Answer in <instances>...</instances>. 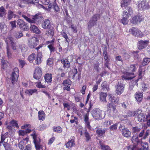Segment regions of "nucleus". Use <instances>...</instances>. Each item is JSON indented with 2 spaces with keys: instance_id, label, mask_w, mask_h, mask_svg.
I'll use <instances>...</instances> for the list:
<instances>
[{
  "instance_id": "45",
  "label": "nucleus",
  "mask_w": 150,
  "mask_h": 150,
  "mask_svg": "<svg viewBox=\"0 0 150 150\" xmlns=\"http://www.w3.org/2000/svg\"><path fill=\"white\" fill-rule=\"evenodd\" d=\"M100 143L101 147V149L103 150H112L110 149L109 146L108 145H105L102 144H101V141H100Z\"/></svg>"
},
{
  "instance_id": "39",
  "label": "nucleus",
  "mask_w": 150,
  "mask_h": 150,
  "mask_svg": "<svg viewBox=\"0 0 150 150\" xmlns=\"http://www.w3.org/2000/svg\"><path fill=\"white\" fill-rule=\"evenodd\" d=\"M37 93L36 89L27 90L25 91V93L29 96H30L34 93Z\"/></svg>"
},
{
  "instance_id": "10",
  "label": "nucleus",
  "mask_w": 150,
  "mask_h": 150,
  "mask_svg": "<svg viewBox=\"0 0 150 150\" xmlns=\"http://www.w3.org/2000/svg\"><path fill=\"white\" fill-rule=\"evenodd\" d=\"M124 86L123 84L118 83L116 86V93L118 95H121L124 91Z\"/></svg>"
},
{
  "instance_id": "29",
  "label": "nucleus",
  "mask_w": 150,
  "mask_h": 150,
  "mask_svg": "<svg viewBox=\"0 0 150 150\" xmlns=\"http://www.w3.org/2000/svg\"><path fill=\"white\" fill-rule=\"evenodd\" d=\"M135 97L137 101L140 102L142 99L143 94L142 93L138 92L135 94Z\"/></svg>"
},
{
  "instance_id": "9",
  "label": "nucleus",
  "mask_w": 150,
  "mask_h": 150,
  "mask_svg": "<svg viewBox=\"0 0 150 150\" xmlns=\"http://www.w3.org/2000/svg\"><path fill=\"white\" fill-rule=\"evenodd\" d=\"M22 16L27 22L30 23H34L38 21V20L39 18L38 15L36 14L35 16H32L31 18H28L24 15H22Z\"/></svg>"
},
{
  "instance_id": "52",
  "label": "nucleus",
  "mask_w": 150,
  "mask_h": 150,
  "mask_svg": "<svg viewBox=\"0 0 150 150\" xmlns=\"http://www.w3.org/2000/svg\"><path fill=\"white\" fill-rule=\"evenodd\" d=\"M50 29L49 30L47 34L48 35H50L51 37H52L54 35V32L53 29L52 28H50Z\"/></svg>"
},
{
  "instance_id": "40",
  "label": "nucleus",
  "mask_w": 150,
  "mask_h": 150,
  "mask_svg": "<svg viewBox=\"0 0 150 150\" xmlns=\"http://www.w3.org/2000/svg\"><path fill=\"white\" fill-rule=\"evenodd\" d=\"M5 41L7 45L11 44L14 42L13 39L11 36L7 37L5 39Z\"/></svg>"
},
{
  "instance_id": "30",
  "label": "nucleus",
  "mask_w": 150,
  "mask_h": 150,
  "mask_svg": "<svg viewBox=\"0 0 150 150\" xmlns=\"http://www.w3.org/2000/svg\"><path fill=\"white\" fill-rule=\"evenodd\" d=\"M30 30L33 32L37 34H40V30L35 25H31L30 27Z\"/></svg>"
},
{
  "instance_id": "55",
  "label": "nucleus",
  "mask_w": 150,
  "mask_h": 150,
  "mask_svg": "<svg viewBox=\"0 0 150 150\" xmlns=\"http://www.w3.org/2000/svg\"><path fill=\"white\" fill-rule=\"evenodd\" d=\"M118 123L115 124L111 126L109 128L110 130H116L117 129V126Z\"/></svg>"
},
{
  "instance_id": "22",
  "label": "nucleus",
  "mask_w": 150,
  "mask_h": 150,
  "mask_svg": "<svg viewBox=\"0 0 150 150\" xmlns=\"http://www.w3.org/2000/svg\"><path fill=\"white\" fill-rule=\"evenodd\" d=\"M8 133H6L4 134H2L1 135V140L0 142V143H4L5 142V144H9V143L8 142V141L6 142H4L5 139L8 137ZM8 140V139H7Z\"/></svg>"
},
{
  "instance_id": "43",
  "label": "nucleus",
  "mask_w": 150,
  "mask_h": 150,
  "mask_svg": "<svg viewBox=\"0 0 150 150\" xmlns=\"http://www.w3.org/2000/svg\"><path fill=\"white\" fill-rule=\"evenodd\" d=\"M132 142L134 144L138 143L139 142L138 136L137 134H135L134 135L132 139Z\"/></svg>"
},
{
  "instance_id": "44",
  "label": "nucleus",
  "mask_w": 150,
  "mask_h": 150,
  "mask_svg": "<svg viewBox=\"0 0 150 150\" xmlns=\"http://www.w3.org/2000/svg\"><path fill=\"white\" fill-rule=\"evenodd\" d=\"M150 62V58L146 57L144 59L143 61L142 62V65L144 66L147 65Z\"/></svg>"
},
{
  "instance_id": "26",
  "label": "nucleus",
  "mask_w": 150,
  "mask_h": 150,
  "mask_svg": "<svg viewBox=\"0 0 150 150\" xmlns=\"http://www.w3.org/2000/svg\"><path fill=\"white\" fill-rule=\"evenodd\" d=\"M38 117L39 120H44L45 117V114L42 110H40L38 112Z\"/></svg>"
},
{
  "instance_id": "61",
  "label": "nucleus",
  "mask_w": 150,
  "mask_h": 150,
  "mask_svg": "<svg viewBox=\"0 0 150 150\" xmlns=\"http://www.w3.org/2000/svg\"><path fill=\"white\" fill-rule=\"evenodd\" d=\"M53 63V59L52 58H49L47 61V64L51 67Z\"/></svg>"
},
{
  "instance_id": "58",
  "label": "nucleus",
  "mask_w": 150,
  "mask_h": 150,
  "mask_svg": "<svg viewBox=\"0 0 150 150\" xmlns=\"http://www.w3.org/2000/svg\"><path fill=\"white\" fill-rule=\"evenodd\" d=\"M14 15L13 13L11 11H9L8 14V18L9 20L11 19Z\"/></svg>"
},
{
  "instance_id": "38",
  "label": "nucleus",
  "mask_w": 150,
  "mask_h": 150,
  "mask_svg": "<svg viewBox=\"0 0 150 150\" xmlns=\"http://www.w3.org/2000/svg\"><path fill=\"white\" fill-rule=\"evenodd\" d=\"M139 30L135 28H132L129 30V33L132 34L134 36H136Z\"/></svg>"
},
{
  "instance_id": "60",
  "label": "nucleus",
  "mask_w": 150,
  "mask_h": 150,
  "mask_svg": "<svg viewBox=\"0 0 150 150\" xmlns=\"http://www.w3.org/2000/svg\"><path fill=\"white\" fill-rule=\"evenodd\" d=\"M30 124H25L21 127V129H25V130L28 128H30Z\"/></svg>"
},
{
  "instance_id": "63",
  "label": "nucleus",
  "mask_w": 150,
  "mask_h": 150,
  "mask_svg": "<svg viewBox=\"0 0 150 150\" xmlns=\"http://www.w3.org/2000/svg\"><path fill=\"white\" fill-rule=\"evenodd\" d=\"M85 136L86 137V141H88L91 139V137L90 136L89 133L87 132H85Z\"/></svg>"
},
{
  "instance_id": "51",
  "label": "nucleus",
  "mask_w": 150,
  "mask_h": 150,
  "mask_svg": "<svg viewBox=\"0 0 150 150\" xmlns=\"http://www.w3.org/2000/svg\"><path fill=\"white\" fill-rule=\"evenodd\" d=\"M18 133L19 136H24L27 134L25 130L21 129L19 130L18 131Z\"/></svg>"
},
{
  "instance_id": "36",
  "label": "nucleus",
  "mask_w": 150,
  "mask_h": 150,
  "mask_svg": "<svg viewBox=\"0 0 150 150\" xmlns=\"http://www.w3.org/2000/svg\"><path fill=\"white\" fill-rule=\"evenodd\" d=\"M105 129H98L96 130V133L99 137H102L105 132Z\"/></svg>"
},
{
  "instance_id": "48",
  "label": "nucleus",
  "mask_w": 150,
  "mask_h": 150,
  "mask_svg": "<svg viewBox=\"0 0 150 150\" xmlns=\"http://www.w3.org/2000/svg\"><path fill=\"white\" fill-rule=\"evenodd\" d=\"M102 89L103 91L105 90H108V86L107 85V82L106 81L104 82L101 84Z\"/></svg>"
},
{
  "instance_id": "1",
  "label": "nucleus",
  "mask_w": 150,
  "mask_h": 150,
  "mask_svg": "<svg viewBox=\"0 0 150 150\" xmlns=\"http://www.w3.org/2000/svg\"><path fill=\"white\" fill-rule=\"evenodd\" d=\"M138 66L137 64H134L131 65L129 69V71H127L124 74V75L122 76V79L127 80L132 79L134 77L132 76L133 75L134 73H131L130 71H135L138 68Z\"/></svg>"
},
{
  "instance_id": "23",
  "label": "nucleus",
  "mask_w": 150,
  "mask_h": 150,
  "mask_svg": "<svg viewBox=\"0 0 150 150\" xmlns=\"http://www.w3.org/2000/svg\"><path fill=\"white\" fill-rule=\"evenodd\" d=\"M50 21L48 19L44 20L42 24V26L43 28L45 29H49L50 27Z\"/></svg>"
},
{
  "instance_id": "15",
  "label": "nucleus",
  "mask_w": 150,
  "mask_h": 150,
  "mask_svg": "<svg viewBox=\"0 0 150 150\" xmlns=\"http://www.w3.org/2000/svg\"><path fill=\"white\" fill-rule=\"evenodd\" d=\"M29 140V137H27L25 139H23L22 140L20 141L18 143V146L19 148L23 150L24 147V145Z\"/></svg>"
},
{
  "instance_id": "34",
  "label": "nucleus",
  "mask_w": 150,
  "mask_h": 150,
  "mask_svg": "<svg viewBox=\"0 0 150 150\" xmlns=\"http://www.w3.org/2000/svg\"><path fill=\"white\" fill-rule=\"evenodd\" d=\"M75 144L74 140L73 139L70 140L66 144V147L69 148L73 146Z\"/></svg>"
},
{
  "instance_id": "16",
  "label": "nucleus",
  "mask_w": 150,
  "mask_h": 150,
  "mask_svg": "<svg viewBox=\"0 0 150 150\" xmlns=\"http://www.w3.org/2000/svg\"><path fill=\"white\" fill-rule=\"evenodd\" d=\"M149 42L146 40H141L137 43L138 48L139 49H142L148 45Z\"/></svg>"
},
{
  "instance_id": "18",
  "label": "nucleus",
  "mask_w": 150,
  "mask_h": 150,
  "mask_svg": "<svg viewBox=\"0 0 150 150\" xmlns=\"http://www.w3.org/2000/svg\"><path fill=\"white\" fill-rule=\"evenodd\" d=\"M30 135L33 137V139L35 145H36V144H40V138L37 136L36 133L35 134V133L31 134Z\"/></svg>"
},
{
  "instance_id": "13",
  "label": "nucleus",
  "mask_w": 150,
  "mask_h": 150,
  "mask_svg": "<svg viewBox=\"0 0 150 150\" xmlns=\"http://www.w3.org/2000/svg\"><path fill=\"white\" fill-rule=\"evenodd\" d=\"M130 16V14H128L127 11L123 12L121 20V22L123 25H125L127 24L129 21V18Z\"/></svg>"
},
{
  "instance_id": "6",
  "label": "nucleus",
  "mask_w": 150,
  "mask_h": 150,
  "mask_svg": "<svg viewBox=\"0 0 150 150\" xmlns=\"http://www.w3.org/2000/svg\"><path fill=\"white\" fill-rule=\"evenodd\" d=\"M142 112L141 109H138L137 110V114L138 115V120L141 122H143L146 120L147 118L149 117L145 113H141Z\"/></svg>"
},
{
  "instance_id": "50",
  "label": "nucleus",
  "mask_w": 150,
  "mask_h": 150,
  "mask_svg": "<svg viewBox=\"0 0 150 150\" xmlns=\"http://www.w3.org/2000/svg\"><path fill=\"white\" fill-rule=\"evenodd\" d=\"M6 14V11L4 8L1 7L0 8V16L2 17Z\"/></svg>"
},
{
  "instance_id": "12",
  "label": "nucleus",
  "mask_w": 150,
  "mask_h": 150,
  "mask_svg": "<svg viewBox=\"0 0 150 150\" xmlns=\"http://www.w3.org/2000/svg\"><path fill=\"white\" fill-rule=\"evenodd\" d=\"M99 15L98 14H96L94 15L89 22L88 26L90 28H91L95 25L96 24V22L99 19Z\"/></svg>"
},
{
  "instance_id": "21",
  "label": "nucleus",
  "mask_w": 150,
  "mask_h": 150,
  "mask_svg": "<svg viewBox=\"0 0 150 150\" xmlns=\"http://www.w3.org/2000/svg\"><path fill=\"white\" fill-rule=\"evenodd\" d=\"M84 118L86 126L89 129H90L91 127L90 125V122L89 120L88 114L87 113L84 116Z\"/></svg>"
},
{
  "instance_id": "37",
  "label": "nucleus",
  "mask_w": 150,
  "mask_h": 150,
  "mask_svg": "<svg viewBox=\"0 0 150 150\" xmlns=\"http://www.w3.org/2000/svg\"><path fill=\"white\" fill-rule=\"evenodd\" d=\"M52 6L54 8V9L56 11H58L59 10V8L57 4H56V2H54V3L52 4L50 3L48 6V8H51Z\"/></svg>"
},
{
  "instance_id": "64",
  "label": "nucleus",
  "mask_w": 150,
  "mask_h": 150,
  "mask_svg": "<svg viewBox=\"0 0 150 150\" xmlns=\"http://www.w3.org/2000/svg\"><path fill=\"white\" fill-rule=\"evenodd\" d=\"M36 149V150H42V146L40 144H36L35 145Z\"/></svg>"
},
{
  "instance_id": "35",
  "label": "nucleus",
  "mask_w": 150,
  "mask_h": 150,
  "mask_svg": "<svg viewBox=\"0 0 150 150\" xmlns=\"http://www.w3.org/2000/svg\"><path fill=\"white\" fill-rule=\"evenodd\" d=\"M137 111H128L127 112V115H126V117H125V119L127 117H133L135 115H137Z\"/></svg>"
},
{
  "instance_id": "42",
  "label": "nucleus",
  "mask_w": 150,
  "mask_h": 150,
  "mask_svg": "<svg viewBox=\"0 0 150 150\" xmlns=\"http://www.w3.org/2000/svg\"><path fill=\"white\" fill-rule=\"evenodd\" d=\"M53 131L54 132L60 133L62 132V129L59 126L54 127H53Z\"/></svg>"
},
{
  "instance_id": "28",
  "label": "nucleus",
  "mask_w": 150,
  "mask_h": 150,
  "mask_svg": "<svg viewBox=\"0 0 150 150\" xmlns=\"http://www.w3.org/2000/svg\"><path fill=\"white\" fill-rule=\"evenodd\" d=\"M109 100L112 103H117L119 101L118 98L115 97L113 95L111 94H109L108 95Z\"/></svg>"
},
{
  "instance_id": "3",
  "label": "nucleus",
  "mask_w": 150,
  "mask_h": 150,
  "mask_svg": "<svg viewBox=\"0 0 150 150\" xmlns=\"http://www.w3.org/2000/svg\"><path fill=\"white\" fill-rule=\"evenodd\" d=\"M19 76V70L17 68H15L12 73L10 77L11 80L13 84H15L17 81Z\"/></svg>"
},
{
  "instance_id": "31",
  "label": "nucleus",
  "mask_w": 150,
  "mask_h": 150,
  "mask_svg": "<svg viewBox=\"0 0 150 150\" xmlns=\"http://www.w3.org/2000/svg\"><path fill=\"white\" fill-rule=\"evenodd\" d=\"M44 77L45 81L48 83L51 82L52 81V76L51 74H45Z\"/></svg>"
},
{
  "instance_id": "24",
  "label": "nucleus",
  "mask_w": 150,
  "mask_h": 150,
  "mask_svg": "<svg viewBox=\"0 0 150 150\" xmlns=\"http://www.w3.org/2000/svg\"><path fill=\"white\" fill-rule=\"evenodd\" d=\"M10 124L11 125V126L8 125L7 127V128L8 129H11L12 128V126L16 127L18 128L19 127L17 123V121L15 120H11L10 122Z\"/></svg>"
},
{
  "instance_id": "25",
  "label": "nucleus",
  "mask_w": 150,
  "mask_h": 150,
  "mask_svg": "<svg viewBox=\"0 0 150 150\" xmlns=\"http://www.w3.org/2000/svg\"><path fill=\"white\" fill-rule=\"evenodd\" d=\"M131 0H122L120 2L121 6L122 7H126L130 4Z\"/></svg>"
},
{
  "instance_id": "53",
  "label": "nucleus",
  "mask_w": 150,
  "mask_h": 150,
  "mask_svg": "<svg viewBox=\"0 0 150 150\" xmlns=\"http://www.w3.org/2000/svg\"><path fill=\"white\" fill-rule=\"evenodd\" d=\"M25 23L21 19H18L17 21V24L19 25L20 28H21L22 26Z\"/></svg>"
},
{
  "instance_id": "8",
  "label": "nucleus",
  "mask_w": 150,
  "mask_h": 150,
  "mask_svg": "<svg viewBox=\"0 0 150 150\" xmlns=\"http://www.w3.org/2000/svg\"><path fill=\"white\" fill-rule=\"evenodd\" d=\"M144 19L143 16L142 15L135 16L132 17L130 19L131 23L133 24H137L140 23Z\"/></svg>"
},
{
  "instance_id": "59",
  "label": "nucleus",
  "mask_w": 150,
  "mask_h": 150,
  "mask_svg": "<svg viewBox=\"0 0 150 150\" xmlns=\"http://www.w3.org/2000/svg\"><path fill=\"white\" fill-rule=\"evenodd\" d=\"M23 34L21 32L16 33L15 35V36L17 38H19L22 37Z\"/></svg>"
},
{
  "instance_id": "47",
  "label": "nucleus",
  "mask_w": 150,
  "mask_h": 150,
  "mask_svg": "<svg viewBox=\"0 0 150 150\" xmlns=\"http://www.w3.org/2000/svg\"><path fill=\"white\" fill-rule=\"evenodd\" d=\"M112 123V122L110 120H105V122H103V125L105 127L108 126L109 125Z\"/></svg>"
},
{
  "instance_id": "19",
  "label": "nucleus",
  "mask_w": 150,
  "mask_h": 150,
  "mask_svg": "<svg viewBox=\"0 0 150 150\" xmlns=\"http://www.w3.org/2000/svg\"><path fill=\"white\" fill-rule=\"evenodd\" d=\"M42 60V54L40 52H38L37 56L35 59V62L36 64L39 65L40 64Z\"/></svg>"
},
{
  "instance_id": "46",
  "label": "nucleus",
  "mask_w": 150,
  "mask_h": 150,
  "mask_svg": "<svg viewBox=\"0 0 150 150\" xmlns=\"http://www.w3.org/2000/svg\"><path fill=\"white\" fill-rule=\"evenodd\" d=\"M7 66V62L3 60L1 61V70L3 71Z\"/></svg>"
},
{
  "instance_id": "20",
  "label": "nucleus",
  "mask_w": 150,
  "mask_h": 150,
  "mask_svg": "<svg viewBox=\"0 0 150 150\" xmlns=\"http://www.w3.org/2000/svg\"><path fill=\"white\" fill-rule=\"evenodd\" d=\"M20 49L22 53L23 56L24 57L25 53L28 50L27 47L24 44H21L19 45V50Z\"/></svg>"
},
{
  "instance_id": "17",
  "label": "nucleus",
  "mask_w": 150,
  "mask_h": 150,
  "mask_svg": "<svg viewBox=\"0 0 150 150\" xmlns=\"http://www.w3.org/2000/svg\"><path fill=\"white\" fill-rule=\"evenodd\" d=\"M107 96L106 93L101 92L100 93V100L102 103H106L107 102L106 98Z\"/></svg>"
},
{
  "instance_id": "5",
  "label": "nucleus",
  "mask_w": 150,
  "mask_h": 150,
  "mask_svg": "<svg viewBox=\"0 0 150 150\" xmlns=\"http://www.w3.org/2000/svg\"><path fill=\"white\" fill-rule=\"evenodd\" d=\"M138 9L139 10H143L149 8V6L147 2L145 0H141L138 2Z\"/></svg>"
},
{
  "instance_id": "4",
  "label": "nucleus",
  "mask_w": 150,
  "mask_h": 150,
  "mask_svg": "<svg viewBox=\"0 0 150 150\" xmlns=\"http://www.w3.org/2000/svg\"><path fill=\"white\" fill-rule=\"evenodd\" d=\"M107 109L108 111L109 112L110 116L113 117H115L117 113L115 105L109 103L107 105Z\"/></svg>"
},
{
  "instance_id": "2",
  "label": "nucleus",
  "mask_w": 150,
  "mask_h": 150,
  "mask_svg": "<svg viewBox=\"0 0 150 150\" xmlns=\"http://www.w3.org/2000/svg\"><path fill=\"white\" fill-rule=\"evenodd\" d=\"M91 113L93 117L97 120H101L104 118L105 116V112L98 108L93 110Z\"/></svg>"
},
{
  "instance_id": "49",
  "label": "nucleus",
  "mask_w": 150,
  "mask_h": 150,
  "mask_svg": "<svg viewBox=\"0 0 150 150\" xmlns=\"http://www.w3.org/2000/svg\"><path fill=\"white\" fill-rule=\"evenodd\" d=\"M35 54L33 53L29 56L28 57V60L30 62H32L35 57Z\"/></svg>"
},
{
  "instance_id": "27",
  "label": "nucleus",
  "mask_w": 150,
  "mask_h": 150,
  "mask_svg": "<svg viewBox=\"0 0 150 150\" xmlns=\"http://www.w3.org/2000/svg\"><path fill=\"white\" fill-rule=\"evenodd\" d=\"M61 62L63 65V67L64 68H68L70 67V63L67 59H62L61 60Z\"/></svg>"
},
{
  "instance_id": "7",
  "label": "nucleus",
  "mask_w": 150,
  "mask_h": 150,
  "mask_svg": "<svg viewBox=\"0 0 150 150\" xmlns=\"http://www.w3.org/2000/svg\"><path fill=\"white\" fill-rule=\"evenodd\" d=\"M141 144L143 148H141L139 149H138L135 146H130L128 148V150H148V144L147 142H142Z\"/></svg>"
},
{
  "instance_id": "41",
  "label": "nucleus",
  "mask_w": 150,
  "mask_h": 150,
  "mask_svg": "<svg viewBox=\"0 0 150 150\" xmlns=\"http://www.w3.org/2000/svg\"><path fill=\"white\" fill-rule=\"evenodd\" d=\"M12 49L15 51V52L18 53L20 52V51L19 50V47L17 48L16 45L15 43L13 42L11 44Z\"/></svg>"
},
{
  "instance_id": "11",
  "label": "nucleus",
  "mask_w": 150,
  "mask_h": 150,
  "mask_svg": "<svg viewBox=\"0 0 150 150\" xmlns=\"http://www.w3.org/2000/svg\"><path fill=\"white\" fill-rule=\"evenodd\" d=\"M42 75V70L41 68L37 67L35 68L34 74V78L37 79H39Z\"/></svg>"
},
{
  "instance_id": "57",
  "label": "nucleus",
  "mask_w": 150,
  "mask_h": 150,
  "mask_svg": "<svg viewBox=\"0 0 150 150\" xmlns=\"http://www.w3.org/2000/svg\"><path fill=\"white\" fill-rule=\"evenodd\" d=\"M20 28L25 31L28 30V26L27 25L26 23H25L22 26L21 28Z\"/></svg>"
},
{
  "instance_id": "54",
  "label": "nucleus",
  "mask_w": 150,
  "mask_h": 150,
  "mask_svg": "<svg viewBox=\"0 0 150 150\" xmlns=\"http://www.w3.org/2000/svg\"><path fill=\"white\" fill-rule=\"evenodd\" d=\"M36 86L39 88H45L46 86L45 85H42L40 82H39L36 83Z\"/></svg>"
},
{
  "instance_id": "62",
  "label": "nucleus",
  "mask_w": 150,
  "mask_h": 150,
  "mask_svg": "<svg viewBox=\"0 0 150 150\" xmlns=\"http://www.w3.org/2000/svg\"><path fill=\"white\" fill-rule=\"evenodd\" d=\"M71 83V81L69 80H66L64 81L63 84L64 86H70Z\"/></svg>"
},
{
  "instance_id": "33",
  "label": "nucleus",
  "mask_w": 150,
  "mask_h": 150,
  "mask_svg": "<svg viewBox=\"0 0 150 150\" xmlns=\"http://www.w3.org/2000/svg\"><path fill=\"white\" fill-rule=\"evenodd\" d=\"M122 130V134L124 137H127L130 136L131 133L128 129L125 128Z\"/></svg>"
},
{
  "instance_id": "14",
  "label": "nucleus",
  "mask_w": 150,
  "mask_h": 150,
  "mask_svg": "<svg viewBox=\"0 0 150 150\" xmlns=\"http://www.w3.org/2000/svg\"><path fill=\"white\" fill-rule=\"evenodd\" d=\"M38 41L37 38L33 37L29 41V45L31 48H34L38 44Z\"/></svg>"
},
{
  "instance_id": "32",
  "label": "nucleus",
  "mask_w": 150,
  "mask_h": 150,
  "mask_svg": "<svg viewBox=\"0 0 150 150\" xmlns=\"http://www.w3.org/2000/svg\"><path fill=\"white\" fill-rule=\"evenodd\" d=\"M54 40H52L51 41H48L47 42V44L49 45L48 46V48L49 49L51 52L54 51L55 48L53 47Z\"/></svg>"
},
{
  "instance_id": "56",
  "label": "nucleus",
  "mask_w": 150,
  "mask_h": 150,
  "mask_svg": "<svg viewBox=\"0 0 150 150\" xmlns=\"http://www.w3.org/2000/svg\"><path fill=\"white\" fill-rule=\"evenodd\" d=\"M71 30L73 32L75 33H76L77 32V27L76 25H71Z\"/></svg>"
}]
</instances>
